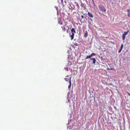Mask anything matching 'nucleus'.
I'll list each match as a JSON object with an SVG mask.
<instances>
[{
    "label": "nucleus",
    "instance_id": "1",
    "mask_svg": "<svg viewBox=\"0 0 130 130\" xmlns=\"http://www.w3.org/2000/svg\"><path fill=\"white\" fill-rule=\"evenodd\" d=\"M99 9L102 12H105L106 9L102 5H99L98 6Z\"/></svg>",
    "mask_w": 130,
    "mask_h": 130
},
{
    "label": "nucleus",
    "instance_id": "2",
    "mask_svg": "<svg viewBox=\"0 0 130 130\" xmlns=\"http://www.w3.org/2000/svg\"><path fill=\"white\" fill-rule=\"evenodd\" d=\"M65 25L61 26V28L62 30V31L63 32H65L66 31V29L65 26L67 24H68V23L67 22H66L65 23Z\"/></svg>",
    "mask_w": 130,
    "mask_h": 130
},
{
    "label": "nucleus",
    "instance_id": "3",
    "mask_svg": "<svg viewBox=\"0 0 130 130\" xmlns=\"http://www.w3.org/2000/svg\"><path fill=\"white\" fill-rule=\"evenodd\" d=\"M64 79L66 81H68V80L70 81V80L71 81V77H69L68 75H67Z\"/></svg>",
    "mask_w": 130,
    "mask_h": 130
},
{
    "label": "nucleus",
    "instance_id": "4",
    "mask_svg": "<svg viewBox=\"0 0 130 130\" xmlns=\"http://www.w3.org/2000/svg\"><path fill=\"white\" fill-rule=\"evenodd\" d=\"M90 59L92 60L93 62L92 63V64H95V63L96 60L95 58H90Z\"/></svg>",
    "mask_w": 130,
    "mask_h": 130
},
{
    "label": "nucleus",
    "instance_id": "5",
    "mask_svg": "<svg viewBox=\"0 0 130 130\" xmlns=\"http://www.w3.org/2000/svg\"><path fill=\"white\" fill-rule=\"evenodd\" d=\"M88 15L91 18H92L93 17V16L92 14L91 13H90L89 12L88 13Z\"/></svg>",
    "mask_w": 130,
    "mask_h": 130
},
{
    "label": "nucleus",
    "instance_id": "6",
    "mask_svg": "<svg viewBox=\"0 0 130 130\" xmlns=\"http://www.w3.org/2000/svg\"><path fill=\"white\" fill-rule=\"evenodd\" d=\"M70 37L71 38V39L72 40L74 36V34L73 33H72L71 35H70Z\"/></svg>",
    "mask_w": 130,
    "mask_h": 130
},
{
    "label": "nucleus",
    "instance_id": "7",
    "mask_svg": "<svg viewBox=\"0 0 130 130\" xmlns=\"http://www.w3.org/2000/svg\"><path fill=\"white\" fill-rule=\"evenodd\" d=\"M123 44H121V47L120 48V49L119 50V53H120L122 51V49H123Z\"/></svg>",
    "mask_w": 130,
    "mask_h": 130
},
{
    "label": "nucleus",
    "instance_id": "8",
    "mask_svg": "<svg viewBox=\"0 0 130 130\" xmlns=\"http://www.w3.org/2000/svg\"><path fill=\"white\" fill-rule=\"evenodd\" d=\"M58 23L59 24L61 25H62L63 24L62 23L60 19H59L58 20Z\"/></svg>",
    "mask_w": 130,
    "mask_h": 130
},
{
    "label": "nucleus",
    "instance_id": "9",
    "mask_svg": "<svg viewBox=\"0 0 130 130\" xmlns=\"http://www.w3.org/2000/svg\"><path fill=\"white\" fill-rule=\"evenodd\" d=\"M88 35V33L87 31H86L84 33V37H87Z\"/></svg>",
    "mask_w": 130,
    "mask_h": 130
},
{
    "label": "nucleus",
    "instance_id": "10",
    "mask_svg": "<svg viewBox=\"0 0 130 130\" xmlns=\"http://www.w3.org/2000/svg\"><path fill=\"white\" fill-rule=\"evenodd\" d=\"M71 32L72 33H76V31H75V29L74 28H72L71 30Z\"/></svg>",
    "mask_w": 130,
    "mask_h": 130
},
{
    "label": "nucleus",
    "instance_id": "11",
    "mask_svg": "<svg viewBox=\"0 0 130 130\" xmlns=\"http://www.w3.org/2000/svg\"><path fill=\"white\" fill-rule=\"evenodd\" d=\"M91 58V56H90V55H89V56H87L86 57V58H85V59H87L89 58H90H90Z\"/></svg>",
    "mask_w": 130,
    "mask_h": 130
},
{
    "label": "nucleus",
    "instance_id": "12",
    "mask_svg": "<svg viewBox=\"0 0 130 130\" xmlns=\"http://www.w3.org/2000/svg\"><path fill=\"white\" fill-rule=\"evenodd\" d=\"M69 82L70 83V85L68 87L69 88L71 86V81L70 80V81H69Z\"/></svg>",
    "mask_w": 130,
    "mask_h": 130
},
{
    "label": "nucleus",
    "instance_id": "13",
    "mask_svg": "<svg viewBox=\"0 0 130 130\" xmlns=\"http://www.w3.org/2000/svg\"><path fill=\"white\" fill-rule=\"evenodd\" d=\"M127 12H128V16L129 17H130V10H128Z\"/></svg>",
    "mask_w": 130,
    "mask_h": 130
},
{
    "label": "nucleus",
    "instance_id": "14",
    "mask_svg": "<svg viewBox=\"0 0 130 130\" xmlns=\"http://www.w3.org/2000/svg\"><path fill=\"white\" fill-rule=\"evenodd\" d=\"M125 36H126V35H124L123 34V35L122 38H123V40H124L125 39Z\"/></svg>",
    "mask_w": 130,
    "mask_h": 130
},
{
    "label": "nucleus",
    "instance_id": "15",
    "mask_svg": "<svg viewBox=\"0 0 130 130\" xmlns=\"http://www.w3.org/2000/svg\"><path fill=\"white\" fill-rule=\"evenodd\" d=\"M96 54L95 53H92L91 55H90V56H91V57L92 56H94Z\"/></svg>",
    "mask_w": 130,
    "mask_h": 130
},
{
    "label": "nucleus",
    "instance_id": "16",
    "mask_svg": "<svg viewBox=\"0 0 130 130\" xmlns=\"http://www.w3.org/2000/svg\"><path fill=\"white\" fill-rule=\"evenodd\" d=\"M129 32V31H128L127 32H124V33L123 34L125 35H126L128 34Z\"/></svg>",
    "mask_w": 130,
    "mask_h": 130
},
{
    "label": "nucleus",
    "instance_id": "17",
    "mask_svg": "<svg viewBox=\"0 0 130 130\" xmlns=\"http://www.w3.org/2000/svg\"><path fill=\"white\" fill-rule=\"evenodd\" d=\"M113 68H111L110 69H109V68H107V69H106V70H113Z\"/></svg>",
    "mask_w": 130,
    "mask_h": 130
},
{
    "label": "nucleus",
    "instance_id": "18",
    "mask_svg": "<svg viewBox=\"0 0 130 130\" xmlns=\"http://www.w3.org/2000/svg\"><path fill=\"white\" fill-rule=\"evenodd\" d=\"M78 45V44H76V43H75L74 44V45H75L76 46H77Z\"/></svg>",
    "mask_w": 130,
    "mask_h": 130
},
{
    "label": "nucleus",
    "instance_id": "19",
    "mask_svg": "<svg viewBox=\"0 0 130 130\" xmlns=\"http://www.w3.org/2000/svg\"><path fill=\"white\" fill-rule=\"evenodd\" d=\"M81 17L82 18H84V16L83 15H81Z\"/></svg>",
    "mask_w": 130,
    "mask_h": 130
},
{
    "label": "nucleus",
    "instance_id": "20",
    "mask_svg": "<svg viewBox=\"0 0 130 130\" xmlns=\"http://www.w3.org/2000/svg\"><path fill=\"white\" fill-rule=\"evenodd\" d=\"M67 28H68V30H67V31H67V32H68V30L69 29V26H67Z\"/></svg>",
    "mask_w": 130,
    "mask_h": 130
},
{
    "label": "nucleus",
    "instance_id": "21",
    "mask_svg": "<svg viewBox=\"0 0 130 130\" xmlns=\"http://www.w3.org/2000/svg\"><path fill=\"white\" fill-rule=\"evenodd\" d=\"M92 0V1H93V3L94 4V3L93 2V0Z\"/></svg>",
    "mask_w": 130,
    "mask_h": 130
},
{
    "label": "nucleus",
    "instance_id": "22",
    "mask_svg": "<svg viewBox=\"0 0 130 130\" xmlns=\"http://www.w3.org/2000/svg\"><path fill=\"white\" fill-rule=\"evenodd\" d=\"M128 94L130 96V94L129 93H128Z\"/></svg>",
    "mask_w": 130,
    "mask_h": 130
},
{
    "label": "nucleus",
    "instance_id": "23",
    "mask_svg": "<svg viewBox=\"0 0 130 130\" xmlns=\"http://www.w3.org/2000/svg\"><path fill=\"white\" fill-rule=\"evenodd\" d=\"M62 2L63 1V0H62Z\"/></svg>",
    "mask_w": 130,
    "mask_h": 130
},
{
    "label": "nucleus",
    "instance_id": "24",
    "mask_svg": "<svg viewBox=\"0 0 130 130\" xmlns=\"http://www.w3.org/2000/svg\"><path fill=\"white\" fill-rule=\"evenodd\" d=\"M91 20H92V19H90Z\"/></svg>",
    "mask_w": 130,
    "mask_h": 130
}]
</instances>
